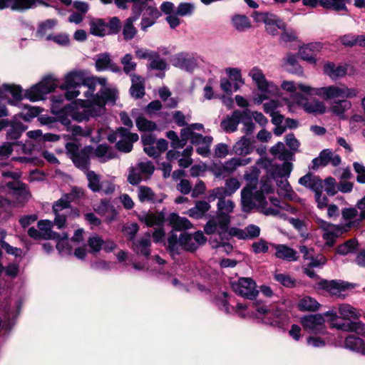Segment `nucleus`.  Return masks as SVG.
I'll return each mask as SVG.
<instances>
[{"mask_svg":"<svg viewBox=\"0 0 365 365\" xmlns=\"http://www.w3.org/2000/svg\"><path fill=\"white\" fill-rule=\"evenodd\" d=\"M311 269L312 268H309L308 266L307 267L304 268V274L311 279H320L319 282L317 283V289L324 290L331 296H336L339 298L344 299L345 295L342 294L341 292L350 289H354L356 287V284L340 279L328 280L321 279L320 277Z\"/></svg>","mask_w":365,"mask_h":365,"instance_id":"f257e3e1","label":"nucleus"},{"mask_svg":"<svg viewBox=\"0 0 365 365\" xmlns=\"http://www.w3.org/2000/svg\"><path fill=\"white\" fill-rule=\"evenodd\" d=\"M80 143L68 142L65 148L75 167L82 171H88L91 166V155L93 152V147L86 145L80 150Z\"/></svg>","mask_w":365,"mask_h":365,"instance_id":"f03ea898","label":"nucleus"},{"mask_svg":"<svg viewBox=\"0 0 365 365\" xmlns=\"http://www.w3.org/2000/svg\"><path fill=\"white\" fill-rule=\"evenodd\" d=\"M57 86V80L51 74L46 75L41 81L25 91L24 98L31 102L41 101L45 95L53 92Z\"/></svg>","mask_w":365,"mask_h":365,"instance_id":"7ed1b4c3","label":"nucleus"},{"mask_svg":"<svg viewBox=\"0 0 365 365\" xmlns=\"http://www.w3.org/2000/svg\"><path fill=\"white\" fill-rule=\"evenodd\" d=\"M252 307L257 313L263 315L262 321L264 324L278 328L283 327L284 314L282 309L275 306L268 307L260 300L253 302Z\"/></svg>","mask_w":365,"mask_h":365,"instance_id":"20e7f679","label":"nucleus"},{"mask_svg":"<svg viewBox=\"0 0 365 365\" xmlns=\"http://www.w3.org/2000/svg\"><path fill=\"white\" fill-rule=\"evenodd\" d=\"M192 235L188 232H184L180 235L178 238L177 235L173 231L170 232L169 237L168 238V247L170 255L173 256L175 255H180V252L178 245L183 247V250L187 252H195L198 246L192 242Z\"/></svg>","mask_w":365,"mask_h":365,"instance_id":"39448f33","label":"nucleus"},{"mask_svg":"<svg viewBox=\"0 0 365 365\" xmlns=\"http://www.w3.org/2000/svg\"><path fill=\"white\" fill-rule=\"evenodd\" d=\"M256 287V282L250 277H240L232 283V288L237 295L250 300L255 299L259 294Z\"/></svg>","mask_w":365,"mask_h":365,"instance_id":"423d86ee","label":"nucleus"},{"mask_svg":"<svg viewBox=\"0 0 365 365\" xmlns=\"http://www.w3.org/2000/svg\"><path fill=\"white\" fill-rule=\"evenodd\" d=\"M358 93L355 88L347 87L340 88L336 86H329L318 88L316 91L317 96H322L325 100H330L334 98H353Z\"/></svg>","mask_w":365,"mask_h":365,"instance_id":"0eeeda50","label":"nucleus"},{"mask_svg":"<svg viewBox=\"0 0 365 365\" xmlns=\"http://www.w3.org/2000/svg\"><path fill=\"white\" fill-rule=\"evenodd\" d=\"M36 3L48 6L43 0H0V10L10 9L22 12L36 7Z\"/></svg>","mask_w":365,"mask_h":365,"instance_id":"6e6552de","label":"nucleus"},{"mask_svg":"<svg viewBox=\"0 0 365 365\" xmlns=\"http://www.w3.org/2000/svg\"><path fill=\"white\" fill-rule=\"evenodd\" d=\"M305 329L314 334H324L327 332L324 318L321 314H309L303 317L300 321Z\"/></svg>","mask_w":365,"mask_h":365,"instance_id":"1a4fd4ad","label":"nucleus"},{"mask_svg":"<svg viewBox=\"0 0 365 365\" xmlns=\"http://www.w3.org/2000/svg\"><path fill=\"white\" fill-rule=\"evenodd\" d=\"M170 62L173 66L188 72H192L197 65L193 57L185 53H178L173 56Z\"/></svg>","mask_w":365,"mask_h":365,"instance_id":"9d476101","label":"nucleus"},{"mask_svg":"<svg viewBox=\"0 0 365 365\" xmlns=\"http://www.w3.org/2000/svg\"><path fill=\"white\" fill-rule=\"evenodd\" d=\"M254 18L256 21H263L267 26H276L282 31L287 30V24L277 15L272 13L254 12Z\"/></svg>","mask_w":365,"mask_h":365,"instance_id":"9b49d317","label":"nucleus"},{"mask_svg":"<svg viewBox=\"0 0 365 365\" xmlns=\"http://www.w3.org/2000/svg\"><path fill=\"white\" fill-rule=\"evenodd\" d=\"M16 115L13 116L6 133L7 140L19 141L23 133L28 129V126L17 120Z\"/></svg>","mask_w":365,"mask_h":365,"instance_id":"f8f14e48","label":"nucleus"},{"mask_svg":"<svg viewBox=\"0 0 365 365\" xmlns=\"http://www.w3.org/2000/svg\"><path fill=\"white\" fill-rule=\"evenodd\" d=\"M86 74L85 71H73L65 76V82L60 86L61 90H68L81 86Z\"/></svg>","mask_w":365,"mask_h":365,"instance_id":"ddd939ff","label":"nucleus"},{"mask_svg":"<svg viewBox=\"0 0 365 365\" xmlns=\"http://www.w3.org/2000/svg\"><path fill=\"white\" fill-rule=\"evenodd\" d=\"M243 110H235L231 116L227 115L220 123L221 128L226 133L235 132L237 130V125L241 123Z\"/></svg>","mask_w":365,"mask_h":365,"instance_id":"4468645a","label":"nucleus"},{"mask_svg":"<svg viewBox=\"0 0 365 365\" xmlns=\"http://www.w3.org/2000/svg\"><path fill=\"white\" fill-rule=\"evenodd\" d=\"M270 245L276 250L274 255L277 258L288 262L297 260V252L292 247L283 244L270 243Z\"/></svg>","mask_w":365,"mask_h":365,"instance_id":"2eb2a0df","label":"nucleus"},{"mask_svg":"<svg viewBox=\"0 0 365 365\" xmlns=\"http://www.w3.org/2000/svg\"><path fill=\"white\" fill-rule=\"evenodd\" d=\"M145 238H141L139 240L133 241L132 243L133 250L138 255L148 258L150 255L151 241L150 240V232H146Z\"/></svg>","mask_w":365,"mask_h":365,"instance_id":"dca6fc26","label":"nucleus"},{"mask_svg":"<svg viewBox=\"0 0 365 365\" xmlns=\"http://www.w3.org/2000/svg\"><path fill=\"white\" fill-rule=\"evenodd\" d=\"M4 88L12 96V98L7 100V103L11 106H19L23 98H25L22 87L20 85L4 83Z\"/></svg>","mask_w":365,"mask_h":365,"instance_id":"f3484780","label":"nucleus"},{"mask_svg":"<svg viewBox=\"0 0 365 365\" xmlns=\"http://www.w3.org/2000/svg\"><path fill=\"white\" fill-rule=\"evenodd\" d=\"M168 224L174 231L186 230L192 227L191 222L186 217H180L175 212H172L168 218Z\"/></svg>","mask_w":365,"mask_h":365,"instance_id":"a211bd4d","label":"nucleus"},{"mask_svg":"<svg viewBox=\"0 0 365 365\" xmlns=\"http://www.w3.org/2000/svg\"><path fill=\"white\" fill-rule=\"evenodd\" d=\"M138 220L144 222L147 227H152L155 225L163 227L165 222V216L163 211L157 214L148 212L143 216H138Z\"/></svg>","mask_w":365,"mask_h":365,"instance_id":"6ab92c4d","label":"nucleus"},{"mask_svg":"<svg viewBox=\"0 0 365 365\" xmlns=\"http://www.w3.org/2000/svg\"><path fill=\"white\" fill-rule=\"evenodd\" d=\"M255 188L256 186L247 185L241 190L242 209L245 212H250L255 207L252 193Z\"/></svg>","mask_w":365,"mask_h":365,"instance_id":"aec40b11","label":"nucleus"},{"mask_svg":"<svg viewBox=\"0 0 365 365\" xmlns=\"http://www.w3.org/2000/svg\"><path fill=\"white\" fill-rule=\"evenodd\" d=\"M324 73L329 76L331 79L336 80L339 78L344 77L347 73L346 66H336L333 62H328L324 66Z\"/></svg>","mask_w":365,"mask_h":365,"instance_id":"412c9836","label":"nucleus"},{"mask_svg":"<svg viewBox=\"0 0 365 365\" xmlns=\"http://www.w3.org/2000/svg\"><path fill=\"white\" fill-rule=\"evenodd\" d=\"M130 93L132 97L135 99L142 98L145 96L144 79L141 76L138 75L133 76Z\"/></svg>","mask_w":365,"mask_h":365,"instance_id":"4be33fe9","label":"nucleus"},{"mask_svg":"<svg viewBox=\"0 0 365 365\" xmlns=\"http://www.w3.org/2000/svg\"><path fill=\"white\" fill-rule=\"evenodd\" d=\"M232 150L236 155H247L253 151L254 146L250 138L242 136L240 140L233 145Z\"/></svg>","mask_w":365,"mask_h":365,"instance_id":"5701e85b","label":"nucleus"},{"mask_svg":"<svg viewBox=\"0 0 365 365\" xmlns=\"http://www.w3.org/2000/svg\"><path fill=\"white\" fill-rule=\"evenodd\" d=\"M210 209L209 202L204 200H199L195 202V207L188 210L189 217L199 220L202 218L205 213Z\"/></svg>","mask_w":365,"mask_h":365,"instance_id":"b1692460","label":"nucleus"},{"mask_svg":"<svg viewBox=\"0 0 365 365\" xmlns=\"http://www.w3.org/2000/svg\"><path fill=\"white\" fill-rule=\"evenodd\" d=\"M334 327L339 330L355 332L358 334H363L365 333V324L359 322H343L338 323L334 325Z\"/></svg>","mask_w":365,"mask_h":365,"instance_id":"393cba45","label":"nucleus"},{"mask_svg":"<svg viewBox=\"0 0 365 365\" xmlns=\"http://www.w3.org/2000/svg\"><path fill=\"white\" fill-rule=\"evenodd\" d=\"M19 107L26 109V113L21 112L16 114V117L24 120L25 122H30L31 119L38 116L42 111V108L38 106H33L29 104L20 103Z\"/></svg>","mask_w":365,"mask_h":365,"instance_id":"a878e982","label":"nucleus"},{"mask_svg":"<svg viewBox=\"0 0 365 365\" xmlns=\"http://www.w3.org/2000/svg\"><path fill=\"white\" fill-rule=\"evenodd\" d=\"M344 343L347 349L364 354L365 342L360 337L349 335L346 337Z\"/></svg>","mask_w":365,"mask_h":365,"instance_id":"bb28decb","label":"nucleus"},{"mask_svg":"<svg viewBox=\"0 0 365 365\" xmlns=\"http://www.w3.org/2000/svg\"><path fill=\"white\" fill-rule=\"evenodd\" d=\"M319 307L320 304L309 296L304 297L297 303V309L301 312H316Z\"/></svg>","mask_w":365,"mask_h":365,"instance_id":"cd10ccee","label":"nucleus"},{"mask_svg":"<svg viewBox=\"0 0 365 365\" xmlns=\"http://www.w3.org/2000/svg\"><path fill=\"white\" fill-rule=\"evenodd\" d=\"M293 168V165L289 162H284L281 166L275 165L273 166L271 176L274 180L277 178L289 177Z\"/></svg>","mask_w":365,"mask_h":365,"instance_id":"c85d7f7f","label":"nucleus"},{"mask_svg":"<svg viewBox=\"0 0 365 365\" xmlns=\"http://www.w3.org/2000/svg\"><path fill=\"white\" fill-rule=\"evenodd\" d=\"M284 61L285 64L291 66L290 68H287L289 73L298 76L303 75V68L299 63L296 55L292 53H287L286 58H284Z\"/></svg>","mask_w":365,"mask_h":365,"instance_id":"c756f323","label":"nucleus"},{"mask_svg":"<svg viewBox=\"0 0 365 365\" xmlns=\"http://www.w3.org/2000/svg\"><path fill=\"white\" fill-rule=\"evenodd\" d=\"M6 187L9 190H14L16 195L21 196L25 199H28L31 196V192L26 190V185L19 180L16 182L10 181L6 182Z\"/></svg>","mask_w":365,"mask_h":365,"instance_id":"7c9ffc66","label":"nucleus"},{"mask_svg":"<svg viewBox=\"0 0 365 365\" xmlns=\"http://www.w3.org/2000/svg\"><path fill=\"white\" fill-rule=\"evenodd\" d=\"M339 317L350 320L351 319H357L359 318L360 314L356 312L354 307L348 304H342L339 307Z\"/></svg>","mask_w":365,"mask_h":365,"instance_id":"2f4dec72","label":"nucleus"},{"mask_svg":"<svg viewBox=\"0 0 365 365\" xmlns=\"http://www.w3.org/2000/svg\"><path fill=\"white\" fill-rule=\"evenodd\" d=\"M232 22L234 27L239 31H245L252 26L250 19L242 14H235L233 16Z\"/></svg>","mask_w":365,"mask_h":365,"instance_id":"473e14b6","label":"nucleus"},{"mask_svg":"<svg viewBox=\"0 0 365 365\" xmlns=\"http://www.w3.org/2000/svg\"><path fill=\"white\" fill-rule=\"evenodd\" d=\"M86 172L88 188L93 192H100L103 188V184L100 181V176L93 170H88Z\"/></svg>","mask_w":365,"mask_h":365,"instance_id":"72a5a7b5","label":"nucleus"},{"mask_svg":"<svg viewBox=\"0 0 365 365\" xmlns=\"http://www.w3.org/2000/svg\"><path fill=\"white\" fill-rule=\"evenodd\" d=\"M21 146L24 153H26V145L21 141H7L0 146V158L9 157L13 153V146Z\"/></svg>","mask_w":365,"mask_h":365,"instance_id":"f704fd0d","label":"nucleus"},{"mask_svg":"<svg viewBox=\"0 0 365 365\" xmlns=\"http://www.w3.org/2000/svg\"><path fill=\"white\" fill-rule=\"evenodd\" d=\"M91 29L90 32L91 34L103 37L107 33L106 31V21L103 19H98L96 21H92L90 23Z\"/></svg>","mask_w":365,"mask_h":365,"instance_id":"c9c22d12","label":"nucleus"},{"mask_svg":"<svg viewBox=\"0 0 365 365\" xmlns=\"http://www.w3.org/2000/svg\"><path fill=\"white\" fill-rule=\"evenodd\" d=\"M351 107V103L346 99L334 101L330 107V110L338 116L343 115L344 112Z\"/></svg>","mask_w":365,"mask_h":365,"instance_id":"e433bc0d","label":"nucleus"},{"mask_svg":"<svg viewBox=\"0 0 365 365\" xmlns=\"http://www.w3.org/2000/svg\"><path fill=\"white\" fill-rule=\"evenodd\" d=\"M87 242L90 248L88 252L93 255L98 253L102 250L104 245L103 240L98 235L90 237Z\"/></svg>","mask_w":365,"mask_h":365,"instance_id":"4c0bfd02","label":"nucleus"},{"mask_svg":"<svg viewBox=\"0 0 365 365\" xmlns=\"http://www.w3.org/2000/svg\"><path fill=\"white\" fill-rule=\"evenodd\" d=\"M135 123L140 131H153L157 128V125L155 122L149 120L142 115L136 118Z\"/></svg>","mask_w":365,"mask_h":365,"instance_id":"58836bf2","label":"nucleus"},{"mask_svg":"<svg viewBox=\"0 0 365 365\" xmlns=\"http://www.w3.org/2000/svg\"><path fill=\"white\" fill-rule=\"evenodd\" d=\"M241 123L245 125L244 132L247 135L252 134L255 129V124L252 120V115L250 111L248 109L243 110V115Z\"/></svg>","mask_w":365,"mask_h":365,"instance_id":"ea45409f","label":"nucleus"},{"mask_svg":"<svg viewBox=\"0 0 365 365\" xmlns=\"http://www.w3.org/2000/svg\"><path fill=\"white\" fill-rule=\"evenodd\" d=\"M274 279L287 288H294L297 286V280L287 274H275Z\"/></svg>","mask_w":365,"mask_h":365,"instance_id":"a19ab883","label":"nucleus"},{"mask_svg":"<svg viewBox=\"0 0 365 365\" xmlns=\"http://www.w3.org/2000/svg\"><path fill=\"white\" fill-rule=\"evenodd\" d=\"M71 195L72 193L66 194L61 198L56 201L52 207L53 212H59L61 210L63 209L71 207Z\"/></svg>","mask_w":365,"mask_h":365,"instance_id":"79ce46f5","label":"nucleus"},{"mask_svg":"<svg viewBox=\"0 0 365 365\" xmlns=\"http://www.w3.org/2000/svg\"><path fill=\"white\" fill-rule=\"evenodd\" d=\"M155 192L150 187L144 185L139 187L138 199L141 202L145 201L155 202Z\"/></svg>","mask_w":365,"mask_h":365,"instance_id":"37998d69","label":"nucleus"},{"mask_svg":"<svg viewBox=\"0 0 365 365\" xmlns=\"http://www.w3.org/2000/svg\"><path fill=\"white\" fill-rule=\"evenodd\" d=\"M135 21L127 19L123 28V35L125 40L128 41L133 39L137 34V29L133 26Z\"/></svg>","mask_w":365,"mask_h":365,"instance_id":"c03bdc74","label":"nucleus"},{"mask_svg":"<svg viewBox=\"0 0 365 365\" xmlns=\"http://www.w3.org/2000/svg\"><path fill=\"white\" fill-rule=\"evenodd\" d=\"M106 27L108 29L106 32L108 35L118 34L122 27L120 19L117 16L111 17L108 23L106 22Z\"/></svg>","mask_w":365,"mask_h":365,"instance_id":"a18cd8bd","label":"nucleus"},{"mask_svg":"<svg viewBox=\"0 0 365 365\" xmlns=\"http://www.w3.org/2000/svg\"><path fill=\"white\" fill-rule=\"evenodd\" d=\"M298 55L301 59L311 64L317 63L316 53H312L305 46L299 48Z\"/></svg>","mask_w":365,"mask_h":365,"instance_id":"49530a36","label":"nucleus"},{"mask_svg":"<svg viewBox=\"0 0 365 365\" xmlns=\"http://www.w3.org/2000/svg\"><path fill=\"white\" fill-rule=\"evenodd\" d=\"M305 110L309 113H318L324 114L326 112V106L323 102L317 101L312 103H306Z\"/></svg>","mask_w":365,"mask_h":365,"instance_id":"de8ad7c7","label":"nucleus"},{"mask_svg":"<svg viewBox=\"0 0 365 365\" xmlns=\"http://www.w3.org/2000/svg\"><path fill=\"white\" fill-rule=\"evenodd\" d=\"M110 58L109 54L103 53L96 61V68L98 71H102L108 68L110 63Z\"/></svg>","mask_w":365,"mask_h":365,"instance_id":"09e8293b","label":"nucleus"},{"mask_svg":"<svg viewBox=\"0 0 365 365\" xmlns=\"http://www.w3.org/2000/svg\"><path fill=\"white\" fill-rule=\"evenodd\" d=\"M147 1H141L137 3L133 4L132 6V13L133 16H130L128 19H132L133 21H136L140 16L142 12L145 10L147 6Z\"/></svg>","mask_w":365,"mask_h":365,"instance_id":"8fccbe9b","label":"nucleus"},{"mask_svg":"<svg viewBox=\"0 0 365 365\" xmlns=\"http://www.w3.org/2000/svg\"><path fill=\"white\" fill-rule=\"evenodd\" d=\"M320 179V177L318 175H314L312 173H308L304 176L301 177L299 179V184L304 186L307 188L311 189V186L314 182L318 181Z\"/></svg>","mask_w":365,"mask_h":365,"instance_id":"3c124183","label":"nucleus"},{"mask_svg":"<svg viewBox=\"0 0 365 365\" xmlns=\"http://www.w3.org/2000/svg\"><path fill=\"white\" fill-rule=\"evenodd\" d=\"M101 94L103 95L106 103L110 102L115 104L117 100L118 91L116 89H110L108 88H102L100 90Z\"/></svg>","mask_w":365,"mask_h":365,"instance_id":"603ef678","label":"nucleus"},{"mask_svg":"<svg viewBox=\"0 0 365 365\" xmlns=\"http://www.w3.org/2000/svg\"><path fill=\"white\" fill-rule=\"evenodd\" d=\"M118 135L122 138L121 140H129L131 139L132 142H137L139 139V136L135 133H130L128 129L124 127H119L116 129Z\"/></svg>","mask_w":365,"mask_h":365,"instance_id":"864d4df0","label":"nucleus"},{"mask_svg":"<svg viewBox=\"0 0 365 365\" xmlns=\"http://www.w3.org/2000/svg\"><path fill=\"white\" fill-rule=\"evenodd\" d=\"M194 9V6L191 3H180L177 8L175 14L180 16L191 15Z\"/></svg>","mask_w":365,"mask_h":365,"instance_id":"5fc2aeb1","label":"nucleus"},{"mask_svg":"<svg viewBox=\"0 0 365 365\" xmlns=\"http://www.w3.org/2000/svg\"><path fill=\"white\" fill-rule=\"evenodd\" d=\"M240 182L235 178H230L225 180V189L228 192V196L234 194L240 187Z\"/></svg>","mask_w":365,"mask_h":365,"instance_id":"6e6d98bb","label":"nucleus"},{"mask_svg":"<svg viewBox=\"0 0 365 365\" xmlns=\"http://www.w3.org/2000/svg\"><path fill=\"white\" fill-rule=\"evenodd\" d=\"M326 185L325 191L329 196H334L337 193L338 188H336V180L333 177H327L324 180Z\"/></svg>","mask_w":365,"mask_h":365,"instance_id":"4d7b16f0","label":"nucleus"},{"mask_svg":"<svg viewBox=\"0 0 365 365\" xmlns=\"http://www.w3.org/2000/svg\"><path fill=\"white\" fill-rule=\"evenodd\" d=\"M166 137L171 140V146L174 149L182 148L185 146V143H182L181 139L179 138L177 133L173 130H169L166 133Z\"/></svg>","mask_w":365,"mask_h":365,"instance_id":"13d9d810","label":"nucleus"},{"mask_svg":"<svg viewBox=\"0 0 365 365\" xmlns=\"http://www.w3.org/2000/svg\"><path fill=\"white\" fill-rule=\"evenodd\" d=\"M121 63L123 64V71L125 73L135 70L136 63L132 61V56L129 53L125 54L121 59Z\"/></svg>","mask_w":365,"mask_h":365,"instance_id":"bf43d9fd","label":"nucleus"},{"mask_svg":"<svg viewBox=\"0 0 365 365\" xmlns=\"http://www.w3.org/2000/svg\"><path fill=\"white\" fill-rule=\"evenodd\" d=\"M139 230V225L136 222H133L128 226H123V231L125 232L128 236V240L130 241H135L136 234Z\"/></svg>","mask_w":365,"mask_h":365,"instance_id":"052dcab7","label":"nucleus"},{"mask_svg":"<svg viewBox=\"0 0 365 365\" xmlns=\"http://www.w3.org/2000/svg\"><path fill=\"white\" fill-rule=\"evenodd\" d=\"M133 143L131 139L129 140H120L115 143V148L120 152L130 153L133 148Z\"/></svg>","mask_w":365,"mask_h":365,"instance_id":"680f3d73","label":"nucleus"},{"mask_svg":"<svg viewBox=\"0 0 365 365\" xmlns=\"http://www.w3.org/2000/svg\"><path fill=\"white\" fill-rule=\"evenodd\" d=\"M218 223L217 226L222 230H228L229 225L230 223V218L228 214L220 212L217 215Z\"/></svg>","mask_w":365,"mask_h":365,"instance_id":"e2e57ef3","label":"nucleus"},{"mask_svg":"<svg viewBox=\"0 0 365 365\" xmlns=\"http://www.w3.org/2000/svg\"><path fill=\"white\" fill-rule=\"evenodd\" d=\"M252 248L255 254L267 253L269 250L267 242L264 239H260L259 241L253 242Z\"/></svg>","mask_w":365,"mask_h":365,"instance_id":"0e129e2a","label":"nucleus"},{"mask_svg":"<svg viewBox=\"0 0 365 365\" xmlns=\"http://www.w3.org/2000/svg\"><path fill=\"white\" fill-rule=\"evenodd\" d=\"M110 202L107 199H101L99 205L94 207V211L101 216H104L110 210Z\"/></svg>","mask_w":365,"mask_h":365,"instance_id":"69168bd1","label":"nucleus"},{"mask_svg":"<svg viewBox=\"0 0 365 365\" xmlns=\"http://www.w3.org/2000/svg\"><path fill=\"white\" fill-rule=\"evenodd\" d=\"M285 143L292 151H297L299 147V141L295 138L294 133H290L285 136Z\"/></svg>","mask_w":365,"mask_h":365,"instance_id":"338daca9","label":"nucleus"},{"mask_svg":"<svg viewBox=\"0 0 365 365\" xmlns=\"http://www.w3.org/2000/svg\"><path fill=\"white\" fill-rule=\"evenodd\" d=\"M353 167L354 169V171L358 174L356 177V180L358 182L364 184L365 183V167L358 163L354 162L353 164Z\"/></svg>","mask_w":365,"mask_h":365,"instance_id":"774afa93","label":"nucleus"}]
</instances>
